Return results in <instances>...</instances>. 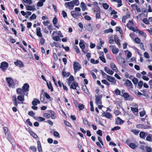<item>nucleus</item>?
<instances>
[{
	"label": "nucleus",
	"instance_id": "nucleus-1",
	"mask_svg": "<svg viewBox=\"0 0 152 152\" xmlns=\"http://www.w3.org/2000/svg\"><path fill=\"white\" fill-rule=\"evenodd\" d=\"M29 85L28 83H25L21 88H18L16 89V93L19 95L28 96L29 91Z\"/></svg>",
	"mask_w": 152,
	"mask_h": 152
},
{
	"label": "nucleus",
	"instance_id": "nucleus-2",
	"mask_svg": "<svg viewBox=\"0 0 152 152\" xmlns=\"http://www.w3.org/2000/svg\"><path fill=\"white\" fill-rule=\"evenodd\" d=\"M9 66L8 64L5 62H2L1 64L0 68L1 69L3 72H5L6 69L8 68Z\"/></svg>",
	"mask_w": 152,
	"mask_h": 152
},
{
	"label": "nucleus",
	"instance_id": "nucleus-3",
	"mask_svg": "<svg viewBox=\"0 0 152 152\" xmlns=\"http://www.w3.org/2000/svg\"><path fill=\"white\" fill-rule=\"evenodd\" d=\"M81 66L78 62H74L73 64V69L75 73H76L77 71L81 69Z\"/></svg>",
	"mask_w": 152,
	"mask_h": 152
},
{
	"label": "nucleus",
	"instance_id": "nucleus-4",
	"mask_svg": "<svg viewBox=\"0 0 152 152\" xmlns=\"http://www.w3.org/2000/svg\"><path fill=\"white\" fill-rule=\"evenodd\" d=\"M6 80L9 87L13 88L14 87L15 85L14 83L13 80L11 78L6 77Z\"/></svg>",
	"mask_w": 152,
	"mask_h": 152
},
{
	"label": "nucleus",
	"instance_id": "nucleus-5",
	"mask_svg": "<svg viewBox=\"0 0 152 152\" xmlns=\"http://www.w3.org/2000/svg\"><path fill=\"white\" fill-rule=\"evenodd\" d=\"M123 96L125 100L132 101L133 99L132 96L128 93L125 92L124 93Z\"/></svg>",
	"mask_w": 152,
	"mask_h": 152
},
{
	"label": "nucleus",
	"instance_id": "nucleus-6",
	"mask_svg": "<svg viewBox=\"0 0 152 152\" xmlns=\"http://www.w3.org/2000/svg\"><path fill=\"white\" fill-rule=\"evenodd\" d=\"M107 80L110 82H112V84L113 85H115L116 83V80L115 79L114 77L109 75H107Z\"/></svg>",
	"mask_w": 152,
	"mask_h": 152
},
{
	"label": "nucleus",
	"instance_id": "nucleus-7",
	"mask_svg": "<svg viewBox=\"0 0 152 152\" xmlns=\"http://www.w3.org/2000/svg\"><path fill=\"white\" fill-rule=\"evenodd\" d=\"M125 86L128 87V88L132 89L133 88V86L131 82L129 80H126V83L124 84Z\"/></svg>",
	"mask_w": 152,
	"mask_h": 152
},
{
	"label": "nucleus",
	"instance_id": "nucleus-8",
	"mask_svg": "<svg viewBox=\"0 0 152 152\" xmlns=\"http://www.w3.org/2000/svg\"><path fill=\"white\" fill-rule=\"evenodd\" d=\"M64 5L66 8H67V7H72V8L71 9H73V7L74 6V1H72L69 2H65L64 4Z\"/></svg>",
	"mask_w": 152,
	"mask_h": 152
},
{
	"label": "nucleus",
	"instance_id": "nucleus-9",
	"mask_svg": "<svg viewBox=\"0 0 152 152\" xmlns=\"http://www.w3.org/2000/svg\"><path fill=\"white\" fill-rule=\"evenodd\" d=\"M14 64L15 65L18 66L20 67H22L23 66V62L19 60H17L16 61L14 62Z\"/></svg>",
	"mask_w": 152,
	"mask_h": 152
},
{
	"label": "nucleus",
	"instance_id": "nucleus-10",
	"mask_svg": "<svg viewBox=\"0 0 152 152\" xmlns=\"http://www.w3.org/2000/svg\"><path fill=\"white\" fill-rule=\"evenodd\" d=\"M116 59L118 62L120 64H124L126 62L125 59L123 58H120L119 57H117Z\"/></svg>",
	"mask_w": 152,
	"mask_h": 152
},
{
	"label": "nucleus",
	"instance_id": "nucleus-11",
	"mask_svg": "<svg viewBox=\"0 0 152 152\" xmlns=\"http://www.w3.org/2000/svg\"><path fill=\"white\" fill-rule=\"evenodd\" d=\"M124 121L122 120L119 117H117L116 119L115 124L118 125L119 124H122L124 123Z\"/></svg>",
	"mask_w": 152,
	"mask_h": 152
},
{
	"label": "nucleus",
	"instance_id": "nucleus-12",
	"mask_svg": "<svg viewBox=\"0 0 152 152\" xmlns=\"http://www.w3.org/2000/svg\"><path fill=\"white\" fill-rule=\"evenodd\" d=\"M146 136H147L146 139V140L149 142H152V134H148V132H146Z\"/></svg>",
	"mask_w": 152,
	"mask_h": 152
},
{
	"label": "nucleus",
	"instance_id": "nucleus-13",
	"mask_svg": "<svg viewBox=\"0 0 152 152\" xmlns=\"http://www.w3.org/2000/svg\"><path fill=\"white\" fill-rule=\"evenodd\" d=\"M72 84L70 85V88H72L73 89H76V88L78 86V83L75 81L73 82V83H71Z\"/></svg>",
	"mask_w": 152,
	"mask_h": 152
},
{
	"label": "nucleus",
	"instance_id": "nucleus-14",
	"mask_svg": "<svg viewBox=\"0 0 152 152\" xmlns=\"http://www.w3.org/2000/svg\"><path fill=\"white\" fill-rule=\"evenodd\" d=\"M104 70L107 73L111 75H112L114 73L113 71L112 70H110L109 68L106 66L104 67Z\"/></svg>",
	"mask_w": 152,
	"mask_h": 152
},
{
	"label": "nucleus",
	"instance_id": "nucleus-15",
	"mask_svg": "<svg viewBox=\"0 0 152 152\" xmlns=\"http://www.w3.org/2000/svg\"><path fill=\"white\" fill-rule=\"evenodd\" d=\"M36 34L39 37H42V35L41 33V28L38 27L36 28Z\"/></svg>",
	"mask_w": 152,
	"mask_h": 152
},
{
	"label": "nucleus",
	"instance_id": "nucleus-16",
	"mask_svg": "<svg viewBox=\"0 0 152 152\" xmlns=\"http://www.w3.org/2000/svg\"><path fill=\"white\" fill-rule=\"evenodd\" d=\"M101 96H96L95 98V102L97 104L102 103Z\"/></svg>",
	"mask_w": 152,
	"mask_h": 152
},
{
	"label": "nucleus",
	"instance_id": "nucleus-17",
	"mask_svg": "<svg viewBox=\"0 0 152 152\" xmlns=\"http://www.w3.org/2000/svg\"><path fill=\"white\" fill-rule=\"evenodd\" d=\"M103 116L108 118H110L112 117V114L108 112H104L103 114Z\"/></svg>",
	"mask_w": 152,
	"mask_h": 152
},
{
	"label": "nucleus",
	"instance_id": "nucleus-18",
	"mask_svg": "<svg viewBox=\"0 0 152 152\" xmlns=\"http://www.w3.org/2000/svg\"><path fill=\"white\" fill-rule=\"evenodd\" d=\"M130 15V14L129 13H126L125 15L123 16L122 18V22L123 23H125L126 19L129 18Z\"/></svg>",
	"mask_w": 152,
	"mask_h": 152
},
{
	"label": "nucleus",
	"instance_id": "nucleus-19",
	"mask_svg": "<svg viewBox=\"0 0 152 152\" xmlns=\"http://www.w3.org/2000/svg\"><path fill=\"white\" fill-rule=\"evenodd\" d=\"M110 67L115 72H117L118 71V69L116 65L114 63H112L110 64Z\"/></svg>",
	"mask_w": 152,
	"mask_h": 152
},
{
	"label": "nucleus",
	"instance_id": "nucleus-20",
	"mask_svg": "<svg viewBox=\"0 0 152 152\" xmlns=\"http://www.w3.org/2000/svg\"><path fill=\"white\" fill-rule=\"evenodd\" d=\"M140 137L142 139H145L146 136V133L145 132L141 131L139 134Z\"/></svg>",
	"mask_w": 152,
	"mask_h": 152
},
{
	"label": "nucleus",
	"instance_id": "nucleus-21",
	"mask_svg": "<svg viewBox=\"0 0 152 152\" xmlns=\"http://www.w3.org/2000/svg\"><path fill=\"white\" fill-rule=\"evenodd\" d=\"M47 85L48 89L50 90L51 92L53 91V89L51 82H49V84H48V83L47 82Z\"/></svg>",
	"mask_w": 152,
	"mask_h": 152
},
{
	"label": "nucleus",
	"instance_id": "nucleus-22",
	"mask_svg": "<svg viewBox=\"0 0 152 152\" xmlns=\"http://www.w3.org/2000/svg\"><path fill=\"white\" fill-rule=\"evenodd\" d=\"M131 110L132 111L133 113L135 115H137V112L138 111V109L136 108L131 107Z\"/></svg>",
	"mask_w": 152,
	"mask_h": 152
},
{
	"label": "nucleus",
	"instance_id": "nucleus-23",
	"mask_svg": "<svg viewBox=\"0 0 152 152\" xmlns=\"http://www.w3.org/2000/svg\"><path fill=\"white\" fill-rule=\"evenodd\" d=\"M74 77L72 76L71 75L69 77L68 79V83L69 86H70V84L71 83V81H73L74 80Z\"/></svg>",
	"mask_w": 152,
	"mask_h": 152
},
{
	"label": "nucleus",
	"instance_id": "nucleus-24",
	"mask_svg": "<svg viewBox=\"0 0 152 152\" xmlns=\"http://www.w3.org/2000/svg\"><path fill=\"white\" fill-rule=\"evenodd\" d=\"M82 89L85 93L87 94H88L89 91L87 89L86 86L85 85L83 86H82Z\"/></svg>",
	"mask_w": 152,
	"mask_h": 152
},
{
	"label": "nucleus",
	"instance_id": "nucleus-25",
	"mask_svg": "<svg viewBox=\"0 0 152 152\" xmlns=\"http://www.w3.org/2000/svg\"><path fill=\"white\" fill-rule=\"evenodd\" d=\"M126 26L128 27L130 30H132L134 32H136V28H134L133 27L129 26V24L127 23L126 25Z\"/></svg>",
	"mask_w": 152,
	"mask_h": 152
},
{
	"label": "nucleus",
	"instance_id": "nucleus-26",
	"mask_svg": "<svg viewBox=\"0 0 152 152\" xmlns=\"http://www.w3.org/2000/svg\"><path fill=\"white\" fill-rule=\"evenodd\" d=\"M17 99L21 102H23L25 100L24 96L19 95L18 96Z\"/></svg>",
	"mask_w": 152,
	"mask_h": 152
},
{
	"label": "nucleus",
	"instance_id": "nucleus-27",
	"mask_svg": "<svg viewBox=\"0 0 152 152\" xmlns=\"http://www.w3.org/2000/svg\"><path fill=\"white\" fill-rule=\"evenodd\" d=\"M40 1H38L37 3V6L38 7H41L43 5V2L45 1V0H40Z\"/></svg>",
	"mask_w": 152,
	"mask_h": 152
},
{
	"label": "nucleus",
	"instance_id": "nucleus-28",
	"mask_svg": "<svg viewBox=\"0 0 152 152\" xmlns=\"http://www.w3.org/2000/svg\"><path fill=\"white\" fill-rule=\"evenodd\" d=\"M119 51V49L115 47V48H113V49L112 50V52L113 54H116L118 53Z\"/></svg>",
	"mask_w": 152,
	"mask_h": 152
},
{
	"label": "nucleus",
	"instance_id": "nucleus-29",
	"mask_svg": "<svg viewBox=\"0 0 152 152\" xmlns=\"http://www.w3.org/2000/svg\"><path fill=\"white\" fill-rule=\"evenodd\" d=\"M37 143L38 145V149L39 152H42V148H41V146L40 142L39 141H38Z\"/></svg>",
	"mask_w": 152,
	"mask_h": 152
},
{
	"label": "nucleus",
	"instance_id": "nucleus-30",
	"mask_svg": "<svg viewBox=\"0 0 152 152\" xmlns=\"http://www.w3.org/2000/svg\"><path fill=\"white\" fill-rule=\"evenodd\" d=\"M75 11H72L71 12V15L72 16L76 19H78V16H77L76 13H75Z\"/></svg>",
	"mask_w": 152,
	"mask_h": 152
},
{
	"label": "nucleus",
	"instance_id": "nucleus-31",
	"mask_svg": "<svg viewBox=\"0 0 152 152\" xmlns=\"http://www.w3.org/2000/svg\"><path fill=\"white\" fill-rule=\"evenodd\" d=\"M80 7L82 8V10L85 11L86 8V6L84 2H81L80 4Z\"/></svg>",
	"mask_w": 152,
	"mask_h": 152
},
{
	"label": "nucleus",
	"instance_id": "nucleus-32",
	"mask_svg": "<svg viewBox=\"0 0 152 152\" xmlns=\"http://www.w3.org/2000/svg\"><path fill=\"white\" fill-rule=\"evenodd\" d=\"M136 28L137 31L138 32L139 34L142 35V36L144 37H145L146 36V34L144 33L143 31H141L137 28V27H136Z\"/></svg>",
	"mask_w": 152,
	"mask_h": 152
},
{
	"label": "nucleus",
	"instance_id": "nucleus-33",
	"mask_svg": "<svg viewBox=\"0 0 152 152\" xmlns=\"http://www.w3.org/2000/svg\"><path fill=\"white\" fill-rule=\"evenodd\" d=\"M62 75H63V76L64 77H69L70 75V73L69 72H67L66 73L65 71L62 72Z\"/></svg>",
	"mask_w": 152,
	"mask_h": 152
},
{
	"label": "nucleus",
	"instance_id": "nucleus-34",
	"mask_svg": "<svg viewBox=\"0 0 152 152\" xmlns=\"http://www.w3.org/2000/svg\"><path fill=\"white\" fill-rule=\"evenodd\" d=\"M26 10H28L34 11V8L33 7L29 5H27L26 6Z\"/></svg>",
	"mask_w": 152,
	"mask_h": 152
},
{
	"label": "nucleus",
	"instance_id": "nucleus-35",
	"mask_svg": "<svg viewBox=\"0 0 152 152\" xmlns=\"http://www.w3.org/2000/svg\"><path fill=\"white\" fill-rule=\"evenodd\" d=\"M29 133L31 136L35 138H36L38 137L37 134L32 131H30L29 132Z\"/></svg>",
	"mask_w": 152,
	"mask_h": 152
},
{
	"label": "nucleus",
	"instance_id": "nucleus-36",
	"mask_svg": "<svg viewBox=\"0 0 152 152\" xmlns=\"http://www.w3.org/2000/svg\"><path fill=\"white\" fill-rule=\"evenodd\" d=\"M129 146L131 148L133 149H135L137 147V145L134 144L132 143H130L129 144Z\"/></svg>",
	"mask_w": 152,
	"mask_h": 152
},
{
	"label": "nucleus",
	"instance_id": "nucleus-37",
	"mask_svg": "<svg viewBox=\"0 0 152 152\" xmlns=\"http://www.w3.org/2000/svg\"><path fill=\"white\" fill-rule=\"evenodd\" d=\"M105 10H107L109 7V5L107 3H103L102 4Z\"/></svg>",
	"mask_w": 152,
	"mask_h": 152
},
{
	"label": "nucleus",
	"instance_id": "nucleus-38",
	"mask_svg": "<svg viewBox=\"0 0 152 152\" xmlns=\"http://www.w3.org/2000/svg\"><path fill=\"white\" fill-rule=\"evenodd\" d=\"M100 9H98V10L97 11V13L96 14V19H99L100 18Z\"/></svg>",
	"mask_w": 152,
	"mask_h": 152
},
{
	"label": "nucleus",
	"instance_id": "nucleus-39",
	"mask_svg": "<svg viewBox=\"0 0 152 152\" xmlns=\"http://www.w3.org/2000/svg\"><path fill=\"white\" fill-rule=\"evenodd\" d=\"M83 123L85 125H87L89 127H90V125L88 124V122L86 119L83 118Z\"/></svg>",
	"mask_w": 152,
	"mask_h": 152
},
{
	"label": "nucleus",
	"instance_id": "nucleus-40",
	"mask_svg": "<svg viewBox=\"0 0 152 152\" xmlns=\"http://www.w3.org/2000/svg\"><path fill=\"white\" fill-rule=\"evenodd\" d=\"M99 58L103 63H105L106 62L105 59L104 57V56H100Z\"/></svg>",
	"mask_w": 152,
	"mask_h": 152
},
{
	"label": "nucleus",
	"instance_id": "nucleus-41",
	"mask_svg": "<svg viewBox=\"0 0 152 152\" xmlns=\"http://www.w3.org/2000/svg\"><path fill=\"white\" fill-rule=\"evenodd\" d=\"M50 113L51 114V118L54 119L56 118V116L55 115V112L52 110H50Z\"/></svg>",
	"mask_w": 152,
	"mask_h": 152
},
{
	"label": "nucleus",
	"instance_id": "nucleus-42",
	"mask_svg": "<svg viewBox=\"0 0 152 152\" xmlns=\"http://www.w3.org/2000/svg\"><path fill=\"white\" fill-rule=\"evenodd\" d=\"M132 81L134 84L136 85L137 84L138 82V80L136 78H134L132 79Z\"/></svg>",
	"mask_w": 152,
	"mask_h": 152
},
{
	"label": "nucleus",
	"instance_id": "nucleus-43",
	"mask_svg": "<svg viewBox=\"0 0 152 152\" xmlns=\"http://www.w3.org/2000/svg\"><path fill=\"white\" fill-rule=\"evenodd\" d=\"M53 135L54 136L58 138H60V136L59 133L56 131H54L53 132Z\"/></svg>",
	"mask_w": 152,
	"mask_h": 152
},
{
	"label": "nucleus",
	"instance_id": "nucleus-44",
	"mask_svg": "<svg viewBox=\"0 0 152 152\" xmlns=\"http://www.w3.org/2000/svg\"><path fill=\"white\" fill-rule=\"evenodd\" d=\"M74 49L75 50L76 52L77 53H80V51L78 47L76 45H75Z\"/></svg>",
	"mask_w": 152,
	"mask_h": 152
},
{
	"label": "nucleus",
	"instance_id": "nucleus-45",
	"mask_svg": "<svg viewBox=\"0 0 152 152\" xmlns=\"http://www.w3.org/2000/svg\"><path fill=\"white\" fill-rule=\"evenodd\" d=\"M7 139L11 143V142L12 141V139L11 137V135L10 133L7 134Z\"/></svg>",
	"mask_w": 152,
	"mask_h": 152
},
{
	"label": "nucleus",
	"instance_id": "nucleus-46",
	"mask_svg": "<svg viewBox=\"0 0 152 152\" xmlns=\"http://www.w3.org/2000/svg\"><path fill=\"white\" fill-rule=\"evenodd\" d=\"M112 29L110 28L109 29H106L104 31L105 33H108L110 32L112 33L113 32Z\"/></svg>",
	"mask_w": 152,
	"mask_h": 152
},
{
	"label": "nucleus",
	"instance_id": "nucleus-47",
	"mask_svg": "<svg viewBox=\"0 0 152 152\" xmlns=\"http://www.w3.org/2000/svg\"><path fill=\"white\" fill-rule=\"evenodd\" d=\"M79 46L81 49H84L85 48V45L83 43L80 42Z\"/></svg>",
	"mask_w": 152,
	"mask_h": 152
},
{
	"label": "nucleus",
	"instance_id": "nucleus-48",
	"mask_svg": "<svg viewBox=\"0 0 152 152\" xmlns=\"http://www.w3.org/2000/svg\"><path fill=\"white\" fill-rule=\"evenodd\" d=\"M40 99L41 100V101L42 102H44V103H46V102H44L45 101V97H44V95H42V94H41L40 96Z\"/></svg>",
	"mask_w": 152,
	"mask_h": 152
},
{
	"label": "nucleus",
	"instance_id": "nucleus-49",
	"mask_svg": "<svg viewBox=\"0 0 152 152\" xmlns=\"http://www.w3.org/2000/svg\"><path fill=\"white\" fill-rule=\"evenodd\" d=\"M30 149L34 152H36L37 151L36 148L34 146H31L30 147Z\"/></svg>",
	"mask_w": 152,
	"mask_h": 152
},
{
	"label": "nucleus",
	"instance_id": "nucleus-50",
	"mask_svg": "<svg viewBox=\"0 0 152 152\" xmlns=\"http://www.w3.org/2000/svg\"><path fill=\"white\" fill-rule=\"evenodd\" d=\"M53 39L55 41H58L60 39L59 37L58 36H55L53 37Z\"/></svg>",
	"mask_w": 152,
	"mask_h": 152
},
{
	"label": "nucleus",
	"instance_id": "nucleus-51",
	"mask_svg": "<svg viewBox=\"0 0 152 152\" xmlns=\"http://www.w3.org/2000/svg\"><path fill=\"white\" fill-rule=\"evenodd\" d=\"M145 149L147 152H152V150L151 148L147 146H145Z\"/></svg>",
	"mask_w": 152,
	"mask_h": 152
},
{
	"label": "nucleus",
	"instance_id": "nucleus-52",
	"mask_svg": "<svg viewBox=\"0 0 152 152\" xmlns=\"http://www.w3.org/2000/svg\"><path fill=\"white\" fill-rule=\"evenodd\" d=\"M143 85V83L142 81H140L138 83V86H139V88H141L142 85Z\"/></svg>",
	"mask_w": 152,
	"mask_h": 152
},
{
	"label": "nucleus",
	"instance_id": "nucleus-53",
	"mask_svg": "<svg viewBox=\"0 0 152 152\" xmlns=\"http://www.w3.org/2000/svg\"><path fill=\"white\" fill-rule=\"evenodd\" d=\"M78 107L80 110H82L84 108V105L83 104H78Z\"/></svg>",
	"mask_w": 152,
	"mask_h": 152
},
{
	"label": "nucleus",
	"instance_id": "nucleus-54",
	"mask_svg": "<svg viewBox=\"0 0 152 152\" xmlns=\"http://www.w3.org/2000/svg\"><path fill=\"white\" fill-rule=\"evenodd\" d=\"M36 15L35 14H33L30 17V20L35 19L36 18Z\"/></svg>",
	"mask_w": 152,
	"mask_h": 152
},
{
	"label": "nucleus",
	"instance_id": "nucleus-55",
	"mask_svg": "<svg viewBox=\"0 0 152 152\" xmlns=\"http://www.w3.org/2000/svg\"><path fill=\"white\" fill-rule=\"evenodd\" d=\"M121 129V128L120 127L118 126H116L114 127L113 128L111 129V130L112 131H114L115 130H119Z\"/></svg>",
	"mask_w": 152,
	"mask_h": 152
},
{
	"label": "nucleus",
	"instance_id": "nucleus-56",
	"mask_svg": "<svg viewBox=\"0 0 152 152\" xmlns=\"http://www.w3.org/2000/svg\"><path fill=\"white\" fill-rule=\"evenodd\" d=\"M102 82L107 86H109L110 85V84L109 83L105 80H102Z\"/></svg>",
	"mask_w": 152,
	"mask_h": 152
},
{
	"label": "nucleus",
	"instance_id": "nucleus-57",
	"mask_svg": "<svg viewBox=\"0 0 152 152\" xmlns=\"http://www.w3.org/2000/svg\"><path fill=\"white\" fill-rule=\"evenodd\" d=\"M134 41L137 44H140L141 42L140 40L138 37L136 38L135 39Z\"/></svg>",
	"mask_w": 152,
	"mask_h": 152
},
{
	"label": "nucleus",
	"instance_id": "nucleus-58",
	"mask_svg": "<svg viewBox=\"0 0 152 152\" xmlns=\"http://www.w3.org/2000/svg\"><path fill=\"white\" fill-rule=\"evenodd\" d=\"M64 123L66 126L69 127H72V125L71 124L69 123L66 121V120L64 121Z\"/></svg>",
	"mask_w": 152,
	"mask_h": 152
},
{
	"label": "nucleus",
	"instance_id": "nucleus-59",
	"mask_svg": "<svg viewBox=\"0 0 152 152\" xmlns=\"http://www.w3.org/2000/svg\"><path fill=\"white\" fill-rule=\"evenodd\" d=\"M116 95H120L121 92L118 89H116L114 91Z\"/></svg>",
	"mask_w": 152,
	"mask_h": 152
},
{
	"label": "nucleus",
	"instance_id": "nucleus-60",
	"mask_svg": "<svg viewBox=\"0 0 152 152\" xmlns=\"http://www.w3.org/2000/svg\"><path fill=\"white\" fill-rule=\"evenodd\" d=\"M117 2L118 3V4L117 5L118 7H119L122 5V1L121 0H118Z\"/></svg>",
	"mask_w": 152,
	"mask_h": 152
},
{
	"label": "nucleus",
	"instance_id": "nucleus-61",
	"mask_svg": "<svg viewBox=\"0 0 152 152\" xmlns=\"http://www.w3.org/2000/svg\"><path fill=\"white\" fill-rule=\"evenodd\" d=\"M62 15H63V17L64 18H65L66 17H67V14L64 11H62Z\"/></svg>",
	"mask_w": 152,
	"mask_h": 152
},
{
	"label": "nucleus",
	"instance_id": "nucleus-62",
	"mask_svg": "<svg viewBox=\"0 0 152 152\" xmlns=\"http://www.w3.org/2000/svg\"><path fill=\"white\" fill-rule=\"evenodd\" d=\"M38 120L39 121H43L45 120V119L41 117H38L37 118Z\"/></svg>",
	"mask_w": 152,
	"mask_h": 152
},
{
	"label": "nucleus",
	"instance_id": "nucleus-63",
	"mask_svg": "<svg viewBox=\"0 0 152 152\" xmlns=\"http://www.w3.org/2000/svg\"><path fill=\"white\" fill-rule=\"evenodd\" d=\"M57 21L58 20L57 18L56 17L54 18L53 20V23L54 25H56V24L57 23Z\"/></svg>",
	"mask_w": 152,
	"mask_h": 152
},
{
	"label": "nucleus",
	"instance_id": "nucleus-64",
	"mask_svg": "<svg viewBox=\"0 0 152 152\" xmlns=\"http://www.w3.org/2000/svg\"><path fill=\"white\" fill-rule=\"evenodd\" d=\"M143 22L145 24H148L149 23V20L147 18H144L143 19Z\"/></svg>",
	"mask_w": 152,
	"mask_h": 152
}]
</instances>
